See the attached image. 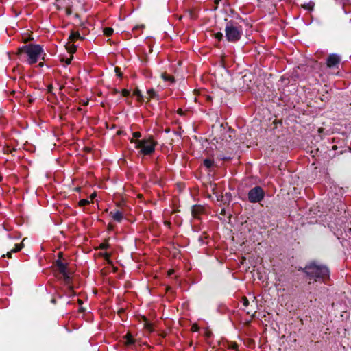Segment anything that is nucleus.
<instances>
[{"instance_id": "obj_1", "label": "nucleus", "mask_w": 351, "mask_h": 351, "mask_svg": "<svg viewBox=\"0 0 351 351\" xmlns=\"http://www.w3.org/2000/svg\"><path fill=\"white\" fill-rule=\"evenodd\" d=\"M304 271L309 278L315 281L319 280H324L329 276L328 269L322 265L311 263L304 268Z\"/></svg>"}, {"instance_id": "obj_2", "label": "nucleus", "mask_w": 351, "mask_h": 351, "mask_svg": "<svg viewBox=\"0 0 351 351\" xmlns=\"http://www.w3.org/2000/svg\"><path fill=\"white\" fill-rule=\"evenodd\" d=\"M130 142L134 143L135 148L139 149L140 153L144 155L152 154L155 150V146L157 145V142L152 136L142 140H134L132 138Z\"/></svg>"}, {"instance_id": "obj_3", "label": "nucleus", "mask_w": 351, "mask_h": 351, "mask_svg": "<svg viewBox=\"0 0 351 351\" xmlns=\"http://www.w3.org/2000/svg\"><path fill=\"white\" fill-rule=\"evenodd\" d=\"M19 51L27 53L28 56L27 62L30 64L36 63L43 55V50L39 45H25L21 47Z\"/></svg>"}, {"instance_id": "obj_4", "label": "nucleus", "mask_w": 351, "mask_h": 351, "mask_svg": "<svg viewBox=\"0 0 351 351\" xmlns=\"http://www.w3.org/2000/svg\"><path fill=\"white\" fill-rule=\"evenodd\" d=\"M226 39L230 42L239 40L242 35L243 31L240 26L229 23L225 28Z\"/></svg>"}, {"instance_id": "obj_5", "label": "nucleus", "mask_w": 351, "mask_h": 351, "mask_svg": "<svg viewBox=\"0 0 351 351\" xmlns=\"http://www.w3.org/2000/svg\"><path fill=\"white\" fill-rule=\"evenodd\" d=\"M264 197L263 191L260 187H254L250 191L248 198L250 202H258Z\"/></svg>"}, {"instance_id": "obj_6", "label": "nucleus", "mask_w": 351, "mask_h": 351, "mask_svg": "<svg viewBox=\"0 0 351 351\" xmlns=\"http://www.w3.org/2000/svg\"><path fill=\"white\" fill-rule=\"evenodd\" d=\"M340 62V58L336 54H331L327 59V66L329 68L335 67L339 64Z\"/></svg>"}, {"instance_id": "obj_7", "label": "nucleus", "mask_w": 351, "mask_h": 351, "mask_svg": "<svg viewBox=\"0 0 351 351\" xmlns=\"http://www.w3.org/2000/svg\"><path fill=\"white\" fill-rule=\"evenodd\" d=\"M204 166L208 170H215L217 165L212 158H206L203 162Z\"/></svg>"}, {"instance_id": "obj_8", "label": "nucleus", "mask_w": 351, "mask_h": 351, "mask_svg": "<svg viewBox=\"0 0 351 351\" xmlns=\"http://www.w3.org/2000/svg\"><path fill=\"white\" fill-rule=\"evenodd\" d=\"M111 217L117 221L120 222L123 219V214L119 210L110 212Z\"/></svg>"}, {"instance_id": "obj_9", "label": "nucleus", "mask_w": 351, "mask_h": 351, "mask_svg": "<svg viewBox=\"0 0 351 351\" xmlns=\"http://www.w3.org/2000/svg\"><path fill=\"white\" fill-rule=\"evenodd\" d=\"M23 247V243H21L20 245L16 244L15 247L13 250H12L11 252H7L8 257L10 258L12 252H17L20 251Z\"/></svg>"}, {"instance_id": "obj_10", "label": "nucleus", "mask_w": 351, "mask_h": 351, "mask_svg": "<svg viewBox=\"0 0 351 351\" xmlns=\"http://www.w3.org/2000/svg\"><path fill=\"white\" fill-rule=\"evenodd\" d=\"M202 210L203 208L199 206H193L192 208V214L196 217L197 215L202 211Z\"/></svg>"}, {"instance_id": "obj_11", "label": "nucleus", "mask_w": 351, "mask_h": 351, "mask_svg": "<svg viewBox=\"0 0 351 351\" xmlns=\"http://www.w3.org/2000/svg\"><path fill=\"white\" fill-rule=\"evenodd\" d=\"M81 38H82V37L80 36L79 32H72L69 36V39L71 40V42H74L75 40L81 39Z\"/></svg>"}, {"instance_id": "obj_12", "label": "nucleus", "mask_w": 351, "mask_h": 351, "mask_svg": "<svg viewBox=\"0 0 351 351\" xmlns=\"http://www.w3.org/2000/svg\"><path fill=\"white\" fill-rule=\"evenodd\" d=\"M134 95H136L138 98V100L139 101H143V97L141 93V91L138 90V89H136L134 91Z\"/></svg>"}, {"instance_id": "obj_13", "label": "nucleus", "mask_w": 351, "mask_h": 351, "mask_svg": "<svg viewBox=\"0 0 351 351\" xmlns=\"http://www.w3.org/2000/svg\"><path fill=\"white\" fill-rule=\"evenodd\" d=\"M57 265L58 267V269H59L60 273H64V271L66 270L65 265H64L60 261L57 262Z\"/></svg>"}, {"instance_id": "obj_14", "label": "nucleus", "mask_w": 351, "mask_h": 351, "mask_svg": "<svg viewBox=\"0 0 351 351\" xmlns=\"http://www.w3.org/2000/svg\"><path fill=\"white\" fill-rule=\"evenodd\" d=\"M147 94L149 95V99L150 98H158V95L154 89H149L147 90Z\"/></svg>"}, {"instance_id": "obj_15", "label": "nucleus", "mask_w": 351, "mask_h": 351, "mask_svg": "<svg viewBox=\"0 0 351 351\" xmlns=\"http://www.w3.org/2000/svg\"><path fill=\"white\" fill-rule=\"evenodd\" d=\"M125 338L127 339L126 341V344L129 345V344H132L134 343V339H132V337L130 333H128L126 335H125Z\"/></svg>"}, {"instance_id": "obj_16", "label": "nucleus", "mask_w": 351, "mask_h": 351, "mask_svg": "<svg viewBox=\"0 0 351 351\" xmlns=\"http://www.w3.org/2000/svg\"><path fill=\"white\" fill-rule=\"evenodd\" d=\"M113 32L114 30L111 27H106L104 29V34L107 36L112 35Z\"/></svg>"}, {"instance_id": "obj_17", "label": "nucleus", "mask_w": 351, "mask_h": 351, "mask_svg": "<svg viewBox=\"0 0 351 351\" xmlns=\"http://www.w3.org/2000/svg\"><path fill=\"white\" fill-rule=\"evenodd\" d=\"M63 276V278H64V280L65 281L66 283H69V274L66 272V270L64 271V273H61Z\"/></svg>"}, {"instance_id": "obj_18", "label": "nucleus", "mask_w": 351, "mask_h": 351, "mask_svg": "<svg viewBox=\"0 0 351 351\" xmlns=\"http://www.w3.org/2000/svg\"><path fill=\"white\" fill-rule=\"evenodd\" d=\"M90 203V202L87 199H82L79 202V205L80 206H84L86 204H88Z\"/></svg>"}, {"instance_id": "obj_19", "label": "nucleus", "mask_w": 351, "mask_h": 351, "mask_svg": "<svg viewBox=\"0 0 351 351\" xmlns=\"http://www.w3.org/2000/svg\"><path fill=\"white\" fill-rule=\"evenodd\" d=\"M162 77L165 81H170V82H173V78L171 76L166 75L165 74H162Z\"/></svg>"}, {"instance_id": "obj_20", "label": "nucleus", "mask_w": 351, "mask_h": 351, "mask_svg": "<svg viewBox=\"0 0 351 351\" xmlns=\"http://www.w3.org/2000/svg\"><path fill=\"white\" fill-rule=\"evenodd\" d=\"M141 136V134L138 132H134L133 133V139L134 140H138L137 138H138L139 137Z\"/></svg>"}, {"instance_id": "obj_21", "label": "nucleus", "mask_w": 351, "mask_h": 351, "mask_svg": "<svg viewBox=\"0 0 351 351\" xmlns=\"http://www.w3.org/2000/svg\"><path fill=\"white\" fill-rule=\"evenodd\" d=\"M67 49H68L69 51L71 53H74L76 50L75 46H74V45L69 46V47H67Z\"/></svg>"}, {"instance_id": "obj_22", "label": "nucleus", "mask_w": 351, "mask_h": 351, "mask_svg": "<svg viewBox=\"0 0 351 351\" xmlns=\"http://www.w3.org/2000/svg\"><path fill=\"white\" fill-rule=\"evenodd\" d=\"M242 301H243V304L245 307H247L249 305V301L246 297H243L242 298Z\"/></svg>"}, {"instance_id": "obj_23", "label": "nucleus", "mask_w": 351, "mask_h": 351, "mask_svg": "<svg viewBox=\"0 0 351 351\" xmlns=\"http://www.w3.org/2000/svg\"><path fill=\"white\" fill-rule=\"evenodd\" d=\"M215 36L216 39H217L218 40H220L223 38V34L221 32H217V34H215Z\"/></svg>"}, {"instance_id": "obj_24", "label": "nucleus", "mask_w": 351, "mask_h": 351, "mask_svg": "<svg viewBox=\"0 0 351 351\" xmlns=\"http://www.w3.org/2000/svg\"><path fill=\"white\" fill-rule=\"evenodd\" d=\"M130 95V91L127 89H123L122 90V95L126 97Z\"/></svg>"}, {"instance_id": "obj_25", "label": "nucleus", "mask_w": 351, "mask_h": 351, "mask_svg": "<svg viewBox=\"0 0 351 351\" xmlns=\"http://www.w3.org/2000/svg\"><path fill=\"white\" fill-rule=\"evenodd\" d=\"M115 72L117 73V75L119 76V77H121V73L120 72V69L118 68V67H116L115 68Z\"/></svg>"}, {"instance_id": "obj_26", "label": "nucleus", "mask_w": 351, "mask_h": 351, "mask_svg": "<svg viewBox=\"0 0 351 351\" xmlns=\"http://www.w3.org/2000/svg\"><path fill=\"white\" fill-rule=\"evenodd\" d=\"M193 332H196L198 330V326L196 324H193L191 328Z\"/></svg>"}, {"instance_id": "obj_27", "label": "nucleus", "mask_w": 351, "mask_h": 351, "mask_svg": "<svg viewBox=\"0 0 351 351\" xmlns=\"http://www.w3.org/2000/svg\"><path fill=\"white\" fill-rule=\"evenodd\" d=\"M107 246H108V245H107V244H106V243H102V244H101L100 247H101V248L104 249V248H106V247H107Z\"/></svg>"}, {"instance_id": "obj_28", "label": "nucleus", "mask_w": 351, "mask_h": 351, "mask_svg": "<svg viewBox=\"0 0 351 351\" xmlns=\"http://www.w3.org/2000/svg\"><path fill=\"white\" fill-rule=\"evenodd\" d=\"M71 59H66V64L68 65L71 63Z\"/></svg>"}, {"instance_id": "obj_29", "label": "nucleus", "mask_w": 351, "mask_h": 351, "mask_svg": "<svg viewBox=\"0 0 351 351\" xmlns=\"http://www.w3.org/2000/svg\"><path fill=\"white\" fill-rule=\"evenodd\" d=\"M146 328L148 329V330H150L151 329V326L149 324H146Z\"/></svg>"}, {"instance_id": "obj_30", "label": "nucleus", "mask_w": 351, "mask_h": 351, "mask_svg": "<svg viewBox=\"0 0 351 351\" xmlns=\"http://www.w3.org/2000/svg\"><path fill=\"white\" fill-rule=\"evenodd\" d=\"M173 273V270H169L168 274L170 276Z\"/></svg>"}, {"instance_id": "obj_31", "label": "nucleus", "mask_w": 351, "mask_h": 351, "mask_svg": "<svg viewBox=\"0 0 351 351\" xmlns=\"http://www.w3.org/2000/svg\"><path fill=\"white\" fill-rule=\"evenodd\" d=\"M178 112L180 114H181V115L182 114V110L181 109H179V110H178Z\"/></svg>"}, {"instance_id": "obj_32", "label": "nucleus", "mask_w": 351, "mask_h": 351, "mask_svg": "<svg viewBox=\"0 0 351 351\" xmlns=\"http://www.w3.org/2000/svg\"><path fill=\"white\" fill-rule=\"evenodd\" d=\"M95 196H96V194H95V193H93V194L90 195V197H91V199H93Z\"/></svg>"}, {"instance_id": "obj_33", "label": "nucleus", "mask_w": 351, "mask_h": 351, "mask_svg": "<svg viewBox=\"0 0 351 351\" xmlns=\"http://www.w3.org/2000/svg\"><path fill=\"white\" fill-rule=\"evenodd\" d=\"M308 9H311L312 8V5L311 4H308V5L306 7Z\"/></svg>"}, {"instance_id": "obj_34", "label": "nucleus", "mask_w": 351, "mask_h": 351, "mask_svg": "<svg viewBox=\"0 0 351 351\" xmlns=\"http://www.w3.org/2000/svg\"><path fill=\"white\" fill-rule=\"evenodd\" d=\"M75 191H80V187H77V188L75 189Z\"/></svg>"}, {"instance_id": "obj_35", "label": "nucleus", "mask_w": 351, "mask_h": 351, "mask_svg": "<svg viewBox=\"0 0 351 351\" xmlns=\"http://www.w3.org/2000/svg\"><path fill=\"white\" fill-rule=\"evenodd\" d=\"M332 148H333L334 149H337V147H336V146H333V147H332Z\"/></svg>"}, {"instance_id": "obj_36", "label": "nucleus", "mask_w": 351, "mask_h": 351, "mask_svg": "<svg viewBox=\"0 0 351 351\" xmlns=\"http://www.w3.org/2000/svg\"><path fill=\"white\" fill-rule=\"evenodd\" d=\"M52 302H53V303H54V302H55V300H54V299H53V300H52Z\"/></svg>"}, {"instance_id": "obj_37", "label": "nucleus", "mask_w": 351, "mask_h": 351, "mask_svg": "<svg viewBox=\"0 0 351 351\" xmlns=\"http://www.w3.org/2000/svg\"><path fill=\"white\" fill-rule=\"evenodd\" d=\"M2 181V177H0V182Z\"/></svg>"}]
</instances>
